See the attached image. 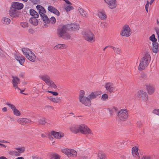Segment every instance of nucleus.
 <instances>
[{"label":"nucleus","instance_id":"nucleus-1","mask_svg":"<svg viewBox=\"0 0 159 159\" xmlns=\"http://www.w3.org/2000/svg\"><path fill=\"white\" fill-rule=\"evenodd\" d=\"M67 27L65 25L59 27L57 30V34L59 37L64 39H70V35L67 33Z\"/></svg>","mask_w":159,"mask_h":159},{"label":"nucleus","instance_id":"nucleus-2","mask_svg":"<svg viewBox=\"0 0 159 159\" xmlns=\"http://www.w3.org/2000/svg\"><path fill=\"white\" fill-rule=\"evenodd\" d=\"M151 61V57L148 53L146 54L140 61L138 69L142 70L144 69L148 65Z\"/></svg>","mask_w":159,"mask_h":159},{"label":"nucleus","instance_id":"nucleus-3","mask_svg":"<svg viewBox=\"0 0 159 159\" xmlns=\"http://www.w3.org/2000/svg\"><path fill=\"white\" fill-rule=\"evenodd\" d=\"M22 50L23 54L30 61L34 62L36 60V56L30 49L27 48H23Z\"/></svg>","mask_w":159,"mask_h":159},{"label":"nucleus","instance_id":"nucleus-4","mask_svg":"<svg viewBox=\"0 0 159 159\" xmlns=\"http://www.w3.org/2000/svg\"><path fill=\"white\" fill-rule=\"evenodd\" d=\"M85 40L90 43L95 41V38L94 35L89 30L84 31L83 33Z\"/></svg>","mask_w":159,"mask_h":159},{"label":"nucleus","instance_id":"nucleus-5","mask_svg":"<svg viewBox=\"0 0 159 159\" xmlns=\"http://www.w3.org/2000/svg\"><path fill=\"white\" fill-rule=\"evenodd\" d=\"M84 91L83 90H80L79 98L80 102L86 106H89L91 104V101L88 97H84Z\"/></svg>","mask_w":159,"mask_h":159},{"label":"nucleus","instance_id":"nucleus-6","mask_svg":"<svg viewBox=\"0 0 159 159\" xmlns=\"http://www.w3.org/2000/svg\"><path fill=\"white\" fill-rule=\"evenodd\" d=\"M61 151L68 157H75L77 155L76 151L73 149L64 148H62Z\"/></svg>","mask_w":159,"mask_h":159},{"label":"nucleus","instance_id":"nucleus-7","mask_svg":"<svg viewBox=\"0 0 159 159\" xmlns=\"http://www.w3.org/2000/svg\"><path fill=\"white\" fill-rule=\"evenodd\" d=\"M78 132H80L82 134H92L90 129L85 125L81 124L78 125Z\"/></svg>","mask_w":159,"mask_h":159},{"label":"nucleus","instance_id":"nucleus-8","mask_svg":"<svg viewBox=\"0 0 159 159\" xmlns=\"http://www.w3.org/2000/svg\"><path fill=\"white\" fill-rule=\"evenodd\" d=\"M128 111L126 109H122L118 113V116L119 119L122 120L126 119L128 117Z\"/></svg>","mask_w":159,"mask_h":159},{"label":"nucleus","instance_id":"nucleus-9","mask_svg":"<svg viewBox=\"0 0 159 159\" xmlns=\"http://www.w3.org/2000/svg\"><path fill=\"white\" fill-rule=\"evenodd\" d=\"M131 34V32L129 26L128 25L124 26L120 32V35L122 36L128 37Z\"/></svg>","mask_w":159,"mask_h":159},{"label":"nucleus","instance_id":"nucleus-10","mask_svg":"<svg viewBox=\"0 0 159 159\" xmlns=\"http://www.w3.org/2000/svg\"><path fill=\"white\" fill-rule=\"evenodd\" d=\"M24 150V148H18L9 151V153L11 155L18 156L20 155V153L23 152Z\"/></svg>","mask_w":159,"mask_h":159},{"label":"nucleus","instance_id":"nucleus-11","mask_svg":"<svg viewBox=\"0 0 159 159\" xmlns=\"http://www.w3.org/2000/svg\"><path fill=\"white\" fill-rule=\"evenodd\" d=\"M105 87L106 89L110 93L114 92L117 90L116 87L112 83L108 82L107 83Z\"/></svg>","mask_w":159,"mask_h":159},{"label":"nucleus","instance_id":"nucleus-12","mask_svg":"<svg viewBox=\"0 0 159 159\" xmlns=\"http://www.w3.org/2000/svg\"><path fill=\"white\" fill-rule=\"evenodd\" d=\"M136 96L137 97L141 98L144 101H147L148 99L147 93L143 91L140 90L138 91Z\"/></svg>","mask_w":159,"mask_h":159},{"label":"nucleus","instance_id":"nucleus-13","mask_svg":"<svg viewBox=\"0 0 159 159\" xmlns=\"http://www.w3.org/2000/svg\"><path fill=\"white\" fill-rule=\"evenodd\" d=\"M6 104L12 110L14 115L19 116L20 115V113L19 111L16 109L15 106L11 104L9 102H7Z\"/></svg>","mask_w":159,"mask_h":159},{"label":"nucleus","instance_id":"nucleus-14","mask_svg":"<svg viewBox=\"0 0 159 159\" xmlns=\"http://www.w3.org/2000/svg\"><path fill=\"white\" fill-rule=\"evenodd\" d=\"M105 2L108 5V7L111 9L115 8L117 5V2L116 0H104Z\"/></svg>","mask_w":159,"mask_h":159},{"label":"nucleus","instance_id":"nucleus-15","mask_svg":"<svg viewBox=\"0 0 159 159\" xmlns=\"http://www.w3.org/2000/svg\"><path fill=\"white\" fill-rule=\"evenodd\" d=\"M9 14L12 17H17L19 16L20 13L17 10L11 7L9 10Z\"/></svg>","mask_w":159,"mask_h":159},{"label":"nucleus","instance_id":"nucleus-16","mask_svg":"<svg viewBox=\"0 0 159 159\" xmlns=\"http://www.w3.org/2000/svg\"><path fill=\"white\" fill-rule=\"evenodd\" d=\"M11 7L17 10H21L24 7V5L23 3L17 2H13L11 3Z\"/></svg>","mask_w":159,"mask_h":159},{"label":"nucleus","instance_id":"nucleus-17","mask_svg":"<svg viewBox=\"0 0 159 159\" xmlns=\"http://www.w3.org/2000/svg\"><path fill=\"white\" fill-rule=\"evenodd\" d=\"M15 57L21 65H23L25 61V58L23 56L20 54L16 53L15 55Z\"/></svg>","mask_w":159,"mask_h":159},{"label":"nucleus","instance_id":"nucleus-18","mask_svg":"<svg viewBox=\"0 0 159 159\" xmlns=\"http://www.w3.org/2000/svg\"><path fill=\"white\" fill-rule=\"evenodd\" d=\"M51 134L55 138L58 139H60L64 136V134L61 132H56L52 131L51 132Z\"/></svg>","mask_w":159,"mask_h":159},{"label":"nucleus","instance_id":"nucleus-19","mask_svg":"<svg viewBox=\"0 0 159 159\" xmlns=\"http://www.w3.org/2000/svg\"><path fill=\"white\" fill-rule=\"evenodd\" d=\"M39 77L46 84L51 80L50 76L47 74L41 75Z\"/></svg>","mask_w":159,"mask_h":159},{"label":"nucleus","instance_id":"nucleus-20","mask_svg":"<svg viewBox=\"0 0 159 159\" xmlns=\"http://www.w3.org/2000/svg\"><path fill=\"white\" fill-rule=\"evenodd\" d=\"M138 151V148L136 146L133 147L132 149V153L133 156L138 159L139 157Z\"/></svg>","mask_w":159,"mask_h":159},{"label":"nucleus","instance_id":"nucleus-21","mask_svg":"<svg viewBox=\"0 0 159 159\" xmlns=\"http://www.w3.org/2000/svg\"><path fill=\"white\" fill-rule=\"evenodd\" d=\"M98 16L102 20H105L107 18V16L105 11L102 10L99 11L98 13Z\"/></svg>","mask_w":159,"mask_h":159},{"label":"nucleus","instance_id":"nucleus-22","mask_svg":"<svg viewBox=\"0 0 159 159\" xmlns=\"http://www.w3.org/2000/svg\"><path fill=\"white\" fill-rule=\"evenodd\" d=\"M48 99L53 102L59 103L60 102L61 98L54 97L52 96H51L48 97Z\"/></svg>","mask_w":159,"mask_h":159},{"label":"nucleus","instance_id":"nucleus-23","mask_svg":"<svg viewBox=\"0 0 159 159\" xmlns=\"http://www.w3.org/2000/svg\"><path fill=\"white\" fill-rule=\"evenodd\" d=\"M36 8L39 10V13L40 16H44L46 11L43 7L40 5H37Z\"/></svg>","mask_w":159,"mask_h":159},{"label":"nucleus","instance_id":"nucleus-24","mask_svg":"<svg viewBox=\"0 0 159 159\" xmlns=\"http://www.w3.org/2000/svg\"><path fill=\"white\" fill-rule=\"evenodd\" d=\"M12 83L13 87L16 89V87L20 82V79L17 77L12 76Z\"/></svg>","mask_w":159,"mask_h":159},{"label":"nucleus","instance_id":"nucleus-25","mask_svg":"<svg viewBox=\"0 0 159 159\" xmlns=\"http://www.w3.org/2000/svg\"><path fill=\"white\" fill-rule=\"evenodd\" d=\"M48 10L51 12L55 14L57 16H59L60 15L58 11L52 6H49L48 7Z\"/></svg>","mask_w":159,"mask_h":159},{"label":"nucleus","instance_id":"nucleus-26","mask_svg":"<svg viewBox=\"0 0 159 159\" xmlns=\"http://www.w3.org/2000/svg\"><path fill=\"white\" fill-rule=\"evenodd\" d=\"M70 30L75 31L79 29V26L76 24H72L70 25L69 27Z\"/></svg>","mask_w":159,"mask_h":159},{"label":"nucleus","instance_id":"nucleus-27","mask_svg":"<svg viewBox=\"0 0 159 159\" xmlns=\"http://www.w3.org/2000/svg\"><path fill=\"white\" fill-rule=\"evenodd\" d=\"M17 121L19 123L22 124L28 123L30 122V120L28 119L24 118H19L18 120Z\"/></svg>","mask_w":159,"mask_h":159},{"label":"nucleus","instance_id":"nucleus-28","mask_svg":"<svg viewBox=\"0 0 159 159\" xmlns=\"http://www.w3.org/2000/svg\"><path fill=\"white\" fill-rule=\"evenodd\" d=\"M152 50L153 52L156 53L157 52L158 44L157 43H152Z\"/></svg>","mask_w":159,"mask_h":159},{"label":"nucleus","instance_id":"nucleus-29","mask_svg":"<svg viewBox=\"0 0 159 159\" xmlns=\"http://www.w3.org/2000/svg\"><path fill=\"white\" fill-rule=\"evenodd\" d=\"M67 47V45L63 44H58L54 47V49H66Z\"/></svg>","mask_w":159,"mask_h":159},{"label":"nucleus","instance_id":"nucleus-30","mask_svg":"<svg viewBox=\"0 0 159 159\" xmlns=\"http://www.w3.org/2000/svg\"><path fill=\"white\" fill-rule=\"evenodd\" d=\"M146 88L149 94H152L154 91V87L150 85H148L146 86Z\"/></svg>","mask_w":159,"mask_h":159},{"label":"nucleus","instance_id":"nucleus-31","mask_svg":"<svg viewBox=\"0 0 159 159\" xmlns=\"http://www.w3.org/2000/svg\"><path fill=\"white\" fill-rule=\"evenodd\" d=\"M30 15L33 17L38 18L39 17V15L38 13L32 9H30Z\"/></svg>","mask_w":159,"mask_h":159},{"label":"nucleus","instance_id":"nucleus-32","mask_svg":"<svg viewBox=\"0 0 159 159\" xmlns=\"http://www.w3.org/2000/svg\"><path fill=\"white\" fill-rule=\"evenodd\" d=\"M46 84H47L49 87L54 89H56L57 88L56 85L55 84L54 82L51 80V79L50 81H48Z\"/></svg>","mask_w":159,"mask_h":159},{"label":"nucleus","instance_id":"nucleus-33","mask_svg":"<svg viewBox=\"0 0 159 159\" xmlns=\"http://www.w3.org/2000/svg\"><path fill=\"white\" fill-rule=\"evenodd\" d=\"M1 22L5 25H8L11 22V20L8 18L4 17L2 19Z\"/></svg>","mask_w":159,"mask_h":159},{"label":"nucleus","instance_id":"nucleus-34","mask_svg":"<svg viewBox=\"0 0 159 159\" xmlns=\"http://www.w3.org/2000/svg\"><path fill=\"white\" fill-rule=\"evenodd\" d=\"M36 18L35 17L31 18L29 20L30 22L33 25H37L38 24V21Z\"/></svg>","mask_w":159,"mask_h":159},{"label":"nucleus","instance_id":"nucleus-35","mask_svg":"<svg viewBox=\"0 0 159 159\" xmlns=\"http://www.w3.org/2000/svg\"><path fill=\"white\" fill-rule=\"evenodd\" d=\"M70 131L75 133H77L78 132V125H73L70 127Z\"/></svg>","mask_w":159,"mask_h":159},{"label":"nucleus","instance_id":"nucleus-36","mask_svg":"<svg viewBox=\"0 0 159 159\" xmlns=\"http://www.w3.org/2000/svg\"><path fill=\"white\" fill-rule=\"evenodd\" d=\"M128 140H120L119 141H117L116 143V144L118 147H123L124 145H125V143L126 142H128Z\"/></svg>","mask_w":159,"mask_h":159},{"label":"nucleus","instance_id":"nucleus-37","mask_svg":"<svg viewBox=\"0 0 159 159\" xmlns=\"http://www.w3.org/2000/svg\"><path fill=\"white\" fill-rule=\"evenodd\" d=\"M97 155L98 156V157L100 158V159H106L105 155L103 152H99L98 155L96 154L94 155V156H97Z\"/></svg>","mask_w":159,"mask_h":159},{"label":"nucleus","instance_id":"nucleus-38","mask_svg":"<svg viewBox=\"0 0 159 159\" xmlns=\"http://www.w3.org/2000/svg\"><path fill=\"white\" fill-rule=\"evenodd\" d=\"M108 110L109 111V112L111 115H112L114 113L116 112L117 111V108L115 107L109 108Z\"/></svg>","mask_w":159,"mask_h":159},{"label":"nucleus","instance_id":"nucleus-39","mask_svg":"<svg viewBox=\"0 0 159 159\" xmlns=\"http://www.w3.org/2000/svg\"><path fill=\"white\" fill-rule=\"evenodd\" d=\"M79 11L82 16L84 17H86L87 16V14L86 13L82 8H80L79 10Z\"/></svg>","mask_w":159,"mask_h":159},{"label":"nucleus","instance_id":"nucleus-40","mask_svg":"<svg viewBox=\"0 0 159 159\" xmlns=\"http://www.w3.org/2000/svg\"><path fill=\"white\" fill-rule=\"evenodd\" d=\"M41 17L45 23L48 24L49 23V19L46 15H45L44 16H41Z\"/></svg>","mask_w":159,"mask_h":159},{"label":"nucleus","instance_id":"nucleus-41","mask_svg":"<svg viewBox=\"0 0 159 159\" xmlns=\"http://www.w3.org/2000/svg\"><path fill=\"white\" fill-rule=\"evenodd\" d=\"M60 156L57 154L54 153L51 155L52 159H60Z\"/></svg>","mask_w":159,"mask_h":159},{"label":"nucleus","instance_id":"nucleus-42","mask_svg":"<svg viewBox=\"0 0 159 159\" xmlns=\"http://www.w3.org/2000/svg\"><path fill=\"white\" fill-rule=\"evenodd\" d=\"M149 40L152 41V43H157V39L155 37V35L154 34H152L150 37Z\"/></svg>","mask_w":159,"mask_h":159},{"label":"nucleus","instance_id":"nucleus-43","mask_svg":"<svg viewBox=\"0 0 159 159\" xmlns=\"http://www.w3.org/2000/svg\"><path fill=\"white\" fill-rule=\"evenodd\" d=\"M113 50L117 54H119L121 52V49L119 48L114 47Z\"/></svg>","mask_w":159,"mask_h":159},{"label":"nucleus","instance_id":"nucleus-44","mask_svg":"<svg viewBox=\"0 0 159 159\" xmlns=\"http://www.w3.org/2000/svg\"><path fill=\"white\" fill-rule=\"evenodd\" d=\"M108 98V96L107 94L104 93L103 94L101 97V99L103 101H106Z\"/></svg>","mask_w":159,"mask_h":159},{"label":"nucleus","instance_id":"nucleus-45","mask_svg":"<svg viewBox=\"0 0 159 159\" xmlns=\"http://www.w3.org/2000/svg\"><path fill=\"white\" fill-rule=\"evenodd\" d=\"M89 96V99H90V100L94 99L96 98V95L93 92L91 93Z\"/></svg>","mask_w":159,"mask_h":159},{"label":"nucleus","instance_id":"nucleus-46","mask_svg":"<svg viewBox=\"0 0 159 159\" xmlns=\"http://www.w3.org/2000/svg\"><path fill=\"white\" fill-rule=\"evenodd\" d=\"M49 22H50L52 24H54L56 22V19L54 17H52L49 20Z\"/></svg>","mask_w":159,"mask_h":159},{"label":"nucleus","instance_id":"nucleus-47","mask_svg":"<svg viewBox=\"0 0 159 159\" xmlns=\"http://www.w3.org/2000/svg\"><path fill=\"white\" fill-rule=\"evenodd\" d=\"M107 23L105 22H102L101 23V27L102 28H105L107 26Z\"/></svg>","mask_w":159,"mask_h":159},{"label":"nucleus","instance_id":"nucleus-48","mask_svg":"<svg viewBox=\"0 0 159 159\" xmlns=\"http://www.w3.org/2000/svg\"><path fill=\"white\" fill-rule=\"evenodd\" d=\"M20 24L23 28H25L28 26V23L26 22H21Z\"/></svg>","mask_w":159,"mask_h":159},{"label":"nucleus","instance_id":"nucleus-49","mask_svg":"<svg viewBox=\"0 0 159 159\" xmlns=\"http://www.w3.org/2000/svg\"><path fill=\"white\" fill-rule=\"evenodd\" d=\"M73 7L71 6H68L65 8V10L67 12H69L72 9Z\"/></svg>","mask_w":159,"mask_h":159},{"label":"nucleus","instance_id":"nucleus-50","mask_svg":"<svg viewBox=\"0 0 159 159\" xmlns=\"http://www.w3.org/2000/svg\"><path fill=\"white\" fill-rule=\"evenodd\" d=\"M140 159H152V158L150 156H143Z\"/></svg>","mask_w":159,"mask_h":159},{"label":"nucleus","instance_id":"nucleus-51","mask_svg":"<svg viewBox=\"0 0 159 159\" xmlns=\"http://www.w3.org/2000/svg\"><path fill=\"white\" fill-rule=\"evenodd\" d=\"M152 113L153 114H156L159 116V109H155L152 111Z\"/></svg>","mask_w":159,"mask_h":159},{"label":"nucleus","instance_id":"nucleus-52","mask_svg":"<svg viewBox=\"0 0 159 159\" xmlns=\"http://www.w3.org/2000/svg\"><path fill=\"white\" fill-rule=\"evenodd\" d=\"M48 93H51L54 96H57L58 95V93L56 92H53L51 91H48Z\"/></svg>","mask_w":159,"mask_h":159},{"label":"nucleus","instance_id":"nucleus-53","mask_svg":"<svg viewBox=\"0 0 159 159\" xmlns=\"http://www.w3.org/2000/svg\"><path fill=\"white\" fill-rule=\"evenodd\" d=\"M155 30L158 36V41L159 43V29L157 28H156Z\"/></svg>","mask_w":159,"mask_h":159},{"label":"nucleus","instance_id":"nucleus-54","mask_svg":"<svg viewBox=\"0 0 159 159\" xmlns=\"http://www.w3.org/2000/svg\"><path fill=\"white\" fill-rule=\"evenodd\" d=\"M46 123L45 119H41L39 120V123L41 124H44Z\"/></svg>","mask_w":159,"mask_h":159},{"label":"nucleus","instance_id":"nucleus-55","mask_svg":"<svg viewBox=\"0 0 159 159\" xmlns=\"http://www.w3.org/2000/svg\"><path fill=\"white\" fill-rule=\"evenodd\" d=\"M149 2L148 1H147V3L145 5V8H148V7H149Z\"/></svg>","mask_w":159,"mask_h":159},{"label":"nucleus","instance_id":"nucleus-56","mask_svg":"<svg viewBox=\"0 0 159 159\" xmlns=\"http://www.w3.org/2000/svg\"><path fill=\"white\" fill-rule=\"evenodd\" d=\"M126 140V141L128 140V142H126L125 143V145H129L130 143L129 141V140Z\"/></svg>","mask_w":159,"mask_h":159},{"label":"nucleus","instance_id":"nucleus-57","mask_svg":"<svg viewBox=\"0 0 159 159\" xmlns=\"http://www.w3.org/2000/svg\"><path fill=\"white\" fill-rule=\"evenodd\" d=\"M88 157L87 156H82L81 157L80 159H87Z\"/></svg>","mask_w":159,"mask_h":159},{"label":"nucleus","instance_id":"nucleus-58","mask_svg":"<svg viewBox=\"0 0 159 159\" xmlns=\"http://www.w3.org/2000/svg\"><path fill=\"white\" fill-rule=\"evenodd\" d=\"M2 111L3 112H5L7 111V108L5 107H3L2 109Z\"/></svg>","mask_w":159,"mask_h":159},{"label":"nucleus","instance_id":"nucleus-59","mask_svg":"<svg viewBox=\"0 0 159 159\" xmlns=\"http://www.w3.org/2000/svg\"><path fill=\"white\" fill-rule=\"evenodd\" d=\"M63 0L67 4H71L70 2L68 0Z\"/></svg>","mask_w":159,"mask_h":159},{"label":"nucleus","instance_id":"nucleus-60","mask_svg":"<svg viewBox=\"0 0 159 159\" xmlns=\"http://www.w3.org/2000/svg\"><path fill=\"white\" fill-rule=\"evenodd\" d=\"M112 146V145L111 144H110L109 145H108L107 146L108 148H109L110 149H111V147Z\"/></svg>","mask_w":159,"mask_h":159},{"label":"nucleus","instance_id":"nucleus-61","mask_svg":"<svg viewBox=\"0 0 159 159\" xmlns=\"http://www.w3.org/2000/svg\"><path fill=\"white\" fill-rule=\"evenodd\" d=\"M0 159H8L6 158L5 157L1 156L0 157Z\"/></svg>","mask_w":159,"mask_h":159},{"label":"nucleus","instance_id":"nucleus-62","mask_svg":"<svg viewBox=\"0 0 159 159\" xmlns=\"http://www.w3.org/2000/svg\"><path fill=\"white\" fill-rule=\"evenodd\" d=\"M2 146L4 148L6 147V146H5L4 144L0 143V147H1Z\"/></svg>","mask_w":159,"mask_h":159},{"label":"nucleus","instance_id":"nucleus-63","mask_svg":"<svg viewBox=\"0 0 159 159\" xmlns=\"http://www.w3.org/2000/svg\"><path fill=\"white\" fill-rule=\"evenodd\" d=\"M154 0H151L149 2L150 4L151 5L152 3L153 2H154Z\"/></svg>","mask_w":159,"mask_h":159},{"label":"nucleus","instance_id":"nucleus-64","mask_svg":"<svg viewBox=\"0 0 159 159\" xmlns=\"http://www.w3.org/2000/svg\"><path fill=\"white\" fill-rule=\"evenodd\" d=\"M15 159H24V158L22 157H18L17 158H16Z\"/></svg>","mask_w":159,"mask_h":159}]
</instances>
